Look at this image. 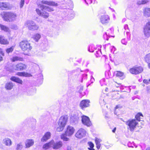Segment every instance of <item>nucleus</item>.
I'll return each instance as SVG.
<instances>
[{"label":"nucleus","instance_id":"3","mask_svg":"<svg viewBox=\"0 0 150 150\" xmlns=\"http://www.w3.org/2000/svg\"><path fill=\"white\" fill-rule=\"evenodd\" d=\"M75 129L73 127L70 125L68 126L65 133L62 134L61 136V139L65 141H68L69 138L66 136H70L72 135Z\"/></svg>","mask_w":150,"mask_h":150},{"label":"nucleus","instance_id":"9","mask_svg":"<svg viewBox=\"0 0 150 150\" xmlns=\"http://www.w3.org/2000/svg\"><path fill=\"white\" fill-rule=\"evenodd\" d=\"M143 71L142 67H134L131 68L129 70L130 72L133 74H137L142 72Z\"/></svg>","mask_w":150,"mask_h":150},{"label":"nucleus","instance_id":"5","mask_svg":"<svg viewBox=\"0 0 150 150\" xmlns=\"http://www.w3.org/2000/svg\"><path fill=\"white\" fill-rule=\"evenodd\" d=\"M19 45L21 50L23 51H28L32 48L30 44L27 41L24 40L21 42L20 43Z\"/></svg>","mask_w":150,"mask_h":150},{"label":"nucleus","instance_id":"40","mask_svg":"<svg viewBox=\"0 0 150 150\" xmlns=\"http://www.w3.org/2000/svg\"><path fill=\"white\" fill-rule=\"evenodd\" d=\"M14 49V47L12 46L11 47L7 49L6 51L7 53L8 54L10 52H12L13 50Z\"/></svg>","mask_w":150,"mask_h":150},{"label":"nucleus","instance_id":"27","mask_svg":"<svg viewBox=\"0 0 150 150\" xmlns=\"http://www.w3.org/2000/svg\"><path fill=\"white\" fill-rule=\"evenodd\" d=\"M144 15L145 16L150 17V8H145L144 10Z\"/></svg>","mask_w":150,"mask_h":150},{"label":"nucleus","instance_id":"42","mask_svg":"<svg viewBox=\"0 0 150 150\" xmlns=\"http://www.w3.org/2000/svg\"><path fill=\"white\" fill-rule=\"evenodd\" d=\"M7 70L12 72L14 71V69L12 67H10L7 68Z\"/></svg>","mask_w":150,"mask_h":150},{"label":"nucleus","instance_id":"63","mask_svg":"<svg viewBox=\"0 0 150 150\" xmlns=\"http://www.w3.org/2000/svg\"><path fill=\"white\" fill-rule=\"evenodd\" d=\"M67 150H71V147L69 146L67 147Z\"/></svg>","mask_w":150,"mask_h":150},{"label":"nucleus","instance_id":"2","mask_svg":"<svg viewBox=\"0 0 150 150\" xmlns=\"http://www.w3.org/2000/svg\"><path fill=\"white\" fill-rule=\"evenodd\" d=\"M1 15L4 21L10 22L15 21L17 16L16 13L12 12H4Z\"/></svg>","mask_w":150,"mask_h":150},{"label":"nucleus","instance_id":"38","mask_svg":"<svg viewBox=\"0 0 150 150\" xmlns=\"http://www.w3.org/2000/svg\"><path fill=\"white\" fill-rule=\"evenodd\" d=\"M35 93V91L34 89L31 90L27 92V94L28 95H32Z\"/></svg>","mask_w":150,"mask_h":150},{"label":"nucleus","instance_id":"62","mask_svg":"<svg viewBox=\"0 0 150 150\" xmlns=\"http://www.w3.org/2000/svg\"><path fill=\"white\" fill-rule=\"evenodd\" d=\"M126 21V19L125 18H123L122 21V23H124Z\"/></svg>","mask_w":150,"mask_h":150},{"label":"nucleus","instance_id":"52","mask_svg":"<svg viewBox=\"0 0 150 150\" xmlns=\"http://www.w3.org/2000/svg\"><path fill=\"white\" fill-rule=\"evenodd\" d=\"M0 54H1L3 56H4V53L3 52L2 50L0 48Z\"/></svg>","mask_w":150,"mask_h":150},{"label":"nucleus","instance_id":"57","mask_svg":"<svg viewBox=\"0 0 150 150\" xmlns=\"http://www.w3.org/2000/svg\"><path fill=\"white\" fill-rule=\"evenodd\" d=\"M104 81H105L104 79H103L100 81V82L101 86H102L103 85V84H101V83L102 82H104Z\"/></svg>","mask_w":150,"mask_h":150},{"label":"nucleus","instance_id":"29","mask_svg":"<svg viewBox=\"0 0 150 150\" xmlns=\"http://www.w3.org/2000/svg\"><path fill=\"white\" fill-rule=\"evenodd\" d=\"M16 74L19 76L29 77L30 76V74L24 72H19Z\"/></svg>","mask_w":150,"mask_h":150},{"label":"nucleus","instance_id":"49","mask_svg":"<svg viewBox=\"0 0 150 150\" xmlns=\"http://www.w3.org/2000/svg\"><path fill=\"white\" fill-rule=\"evenodd\" d=\"M121 42L122 44L126 45L127 44V42L125 40V39H123L121 40Z\"/></svg>","mask_w":150,"mask_h":150},{"label":"nucleus","instance_id":"59","mask_svg":"<svg viewBox=\"0 0 150 150\" xmlns=\"http://www.w3.org/2000/svg\"><path fill=\"white\" fill-rule=\"evenodd\" d=\"M2 56H3L1 54H0V62H1V61H2L3 60Z\"/></svg>","mask_w":150,"mask_h":150},{"label":"nucleus","instance_id":"31","mask_svg":"<svg viewBox=\"0 0 150 150\" xmlns=\"http://www.w3.org/2000/svg\"><path fill=\"white\" fill-rule=\"evenodd\" d=\"M11 59L12 62H14L17 61H22L23 60V58L15 56L13 57Z\"/></svg>","mask_w":150,"mask_h":150},{"label":"nucleus","instance_id":"13","mask_svg":"<svg viewBox=\"0 0 150 150\" xmlns=\"http://www.w3.org/2000/svg\"><path fill=\"white\" fill-rule=\"evenodd\" d=\"M90 101L88 100H83L80 102V107L83 110L84 108L88 107L89 105Z\"/></svg>","mask_w":150,"mask_h":150},{"label":"nucleus","instance_id":"14","mask_svg":"<svg viewBox=\"0 0 150 150\" xmlns=\"http://www.w3.org/2000/svg\"><path fill=\"white\" fill-rule=\"evenodd\" d=\"M113 31L114 29L113 28H111L109 30H108L107 32H106L105 34L103 35L104 38L106 39V40H108V37H110V36L114 37V36L111 35V34H112L113 33Z\"/></svg>","mask_w":150,"mask_h":150},{"label":"nucleus","instance_id":"12","mask_svg":"<svg viewBox=\"0 0 150 150\" xmlns=\"http://www.w3.org/2000/svg\"><path fill=\"white\" fill-rule=\"evenodd\" d=\"M86 132L85 130L82 128L80 129L75 134L76 137L81 138L86 135Z\"/></svg>","mask_w":150,"mask_h":150},{"label":"nucleus","instance_id":"10","mask_svg":"<svg viewBox=\"0 0 150 150\" xmlns=\"http://www.w3.org/2000/svg\"><path fill=\"white\" fill-rule=\"evenodd\" d=\"M51 142H52V147L55 149H58L61 147L63 145L62 142L59 141L55 142L53 140H52Z\"/></svg>","mask_w":150,"mask_h":150},{"label":"nucleus","instance_id":"20","mask_svg":"<svg viewBox=\"0 0 150 150\" xmlns=\"http://www.w3.org/2000/svg\"><path fill=\"white\" fill-rule=\"evenodd\" d=\"M9 4L6 2H0V8L2 10L8 9L9 8Z\"/></svg>","mask_w":150,"mask_h":150},{"label":"nucleus","instance_id":"19","mask_svg":"<svg viewBox=\"0 0 150 150\" xmlns=\"http://www.w3.org/2000/svg\"><path fill=\"white\" fill-rule=\"evenodd\" d=\"M34 141L32 139H27L25 142L26 148H29L32 146L34 144Z\"/></svg>","mask_w":150,"mask_h":150},{"label":"nucleus","instance_id":"8","mask_svg":"<svg viewBox=\"0 0 150 150\" xmlns=\"http://www.w3.org/2000/svg\"><path fill=\"white\" fill-rule=\"evenodd\" d=\"M81 121L82 123L87 127H89L91 125L89 118L87 116L83 115L81 116Z\"/></svg>","mask_w":150,"mask_h":150},{"label":"nucleus","instance_id":"11","mask_svg":"<svg viewBox=\"0 0 150 150\" xmlns=\"http://www.w3.org/2000/svg\"><path fill=\"white\" fill-rule=\"evenodd\" d=\"M143 32L146 37L148 38L150 36V24H146L144 27Z\"/></svg>","mask_w":150,"mask_h":150},{"label":"nucleus","instance_id":"15","mask_svg":"<svg viewBox=\"0 0 150 150\" xmlns=\"http://www.w3.org/2000/svg\"><path fill=\"white\" fill-rule=\"evenodd\" d=\"M26 66L24 64L19 63L15 66L14 69L16 70H22L26 69Z\"/></svg>","mask_w":150,"mask_h":150},{"label":"nucleus","instance_id":"28","mask_svg":"<svg viewBox=\"0 0 150 150\" xmlns=\"http://www.w3.org/2000/svg\"><path fill=\"white\" fill-rule=\"evenodd\" d=\"M79 119V117L76 115L71 116V121L75 124L78 122Z\"/></svg>","mask_w":150,"mask_h":150},{"label":"nucleus","instance_id":"50","mask_svg":"<svg viewBox=\"0 0 150 150\" xmlns=\"http://www.w3.org/2000/svg\"><path fill=\"white\" fill-rule=\"evenodd\" d=\"M87 75L86 74H84L82 76V80H85L87 79Z\"/></svg>","mask_w":150,"mask_h":150},{"label":"nucleus","instance_id":"25","mask_svg":"<svg viewBox=\"0 0 150 150\" xmlns=\"http://www.w3.org/2000/svg\"><path fill=\"white\" fill-rule=\"evenodd\" d=\"M114 75L116 76L121 77L122 79H123L124 78L123 73L121 71H115L114 73Z\"/></svg>","mask_w":150,"mask_h":150},{"label":"nucleus","instance_id":"45","mask_svg":"<svg viewBox=\"0 0 150 150\" xmlns=\"http://www.w3.org/2000/svg\"><path fill=\"white\" fill-rule=\"evenodd\" d=\"M87 5L88 4H91L93 3V0H84Z\"/></svg>","mask_w":150,"mask_h":150},{"label":"nucleus","instance_id":"56","mask_svg":"<svg viewBox=\"0 0 150 150\" xmlns=\"http://www.w3.org/2000/svg\"><path fill=\"white\" fill-rule=\"evenodd\" d=\"M108 74L109 75V78H112V75H111V74H110V71H108Z\"/></svg>","mask_w":150,"mask_h":150},{"label":"nucleus","instance_id":"30","mask_svg":"<svg viewBox=\"0 0 150 150\" xmlns=\"http://www.w3.org/2000/svg\"><path fill=\"white\" fill-rule=\"evenodd\" d=\"M41 35L39 33H36L33 36L32 38L36 42H38L41 38Z\"/></svg>","mask_w":150,"mask_h":150},{"label":"nucleus","instance_id":"48","mask_svg":"<svg viewBox=\"0 0 150 150\" xmlns=\"http://www.w3.org/2000/svg\"><path fill=\"white\" fill-rule=\"evenodd\" d=\"M88 51L90 52H93L94 51L93 49H92L91 46H89L88 49Z\"/></svg>","mask_w":150,"mask_h":150},{"label":"nucleus","instance_id":"60","mask_svg":"<svg viewBox=\"0 0 150 150\" xmlns=\"http://www.w3.org/2000/svg\"><path fill=\"white\" fill-rule=\"evenodd\" d=\"M49 48V47L48 46V44H47V46L46 47V49H44V50L45 51H46V50H47L48 48Z\"/></svg>","mask_w":150,"mask_h":150},{"label":"nucleus","instance_id":"44","mask_svg":"<svg viewBox=\"0 0 150 150\" xmlns=\"http://www.w3.org/2000/svg\"><path fill=\"white\" fill-rule=\"evenodd\" d=\"M11 29H13L14 30H16L18 29V27L15 25H12L11 26Z\"/></svg>","mask_w":150,"mask_h":150},{"label":"nucleus","instance_id":"26","mask_svg":"<svg viewBox=\"0 0 150 150\" xmlns=\"http://www.w3.org/2000/svg\"><path fill=\"white\" fill-rule=\"evenodd\" d=\"M95 141L96 145V147L98 149H100L101 146L100 142H101L102 140L100 139L96 138Z\"/></svg>","mask_w":150,"mask_h":150},{"label":"nucleus","instance_id":"46","mask_svg":"<svg viewBox=\"0 0 150 150\" xmlns=\"http://www.w3.org/2000/svg\"><path fill=\"white\" fill-rule=\"evenodd\" d=\"M121 108V106L119 105H118L116 106L115 107V110L114 112V113L115 115L117 114V113L116 112V110L118 108Z\"/></svg>","mask_w":150,"mask_h":150},{"label":"nucleus","instance_id":"22","mask_svg":"<svg viewBox=\"0 0 150 150\" xmlns=\"http://www.w3.org/2000/svg\"><path fill=\"white\" fill-rule=\"evenodd\" d=\"M8 41L7 39L5 38L4 36L2 35H0V43L1 44L7 45L8 44Z\"/></svg>","mask_w":150,"mask_h":150},{"label":"nucleus","instance_id":"16","mask_svg":"<svg viewBox=\"0 0 150 150\" xmlns=\"http://www.w3.org/2000/svg\"><path fill=\"white\" fill-rule=\"evenodd\" d=\"M42 3L48 5L49 6H57L58 5L57 3H56L55 2L52 1H47L42 0Z\"/></svg>","mask_w":150,"mask_h":150},{"label":"nucleus","instance_id":"24","mask_svg":"<svg viewBox=\"0 0 150 150\" xmlns=\"http://www.w3.org/2000/svg\"><path fill=\"white\" fill-rule=\"evenodd\" d=\"M3 143L6 145L7 146H10L12 144V142L11 139L8 138H6L4 139L3 141Z\"/></svg>","mask_w":150,"mask_h":150},{"label":"nucleus","instance_id":"1","mask_svg":"<svg viewBox=\"0 0 150 150\" xmlns=\"http://www.w3.org/2000/svg\"><path fill=\"white\" fill-rule=\"evenodd\" d=\"M41 9L38 8L36 9V11L38 15L43 17L44 18H47L49 16V14L47 12L45 11V10L51 12L54 11L53 8L51 7L45 6L43 5H40Z\"/></svg>","mask_w":150,"mask_h":150},{"label":"nucleus","instance_id":"18","mask_svg":"<svg viewBox=\"0 0 150 150\" xmlns=\"http://www.w3.org/2000/svg\"><path fill=\"white\" fill-rule=\"evenodd\" d=\"M100 20L101 23L103 24H105L108 22L109 18L108 15H103L101 16Z\"/></svg>","mask_w":150,"mask_h":150},{"label":"nucleus","instance_id":"55","mask_svg":"<svg viewBox=\"0 0 150 150\" xmlns=\"http://www.w3.org/2000/svg\"><path fill=\"white\" fill-rule=\"evenodd\" d=\"M3 146L1 144H0V150H3Z\"/></svg>","mask_w":150,"mask_h":150},{"label":"nucleus","instance_id":"64","mask_svg":"<svg viewBox=\"0 0 150 150\" xmlns=\"http://www.w3.org/2000/svg\"><path fill=\"white\" fill-rule=\"evenodd\" d=\"M148 67L149 69H150V63H148Z\"/></svg>","mask_w":150,"mask_h":150},{"label":"nucleus","instance_id":"36","mask_svg":"<svg viewBox=\"0 0 150 150\" xmlns=\"http://www.w3.org/2000/svg\"><path fill=\"white\" fill-rule=\"evenodd\" d=\"M140 117H143V115L141 113H138L135 116V118L136 120L138 121H140V119L141 118Z\"/></svg>","mask_w":150,"mask_h":150},{"label":"nucleus","instance_id":"32","mask_svg":"<svg viewBox=\"0 0 150 150\" xmlns=\"http://www.w3.org/2000/svg\"><path fill=\"white\" fill-rule=\"evenodd\" d=\"M52 142L51 141L50 142L44 144L43 146V148L45 149H48L50 147H52Z\"/></svg>","mask_w":150,"mask_h":150},{"label":"nucleus","instance_id":"47","mask_svg":"<svg viewBox=\"0 0 150 150\" xmlns=\"http://www.w3.org/2000/svg\"><path fill=\"white\" fill-rule=\"evenodd\" d=\"M88 143L91 149L93 148L94 146V144L91 142H89Z\"/></svg>","mask_w":150,"mask_h":150},{"label":"nucleus","instance_id":"53","mask_svg":"<svg viewBox=\"0 0 150 150\" xmlns=\"http://www.w3.org/2000/svg\"><path fill=\"white\" fill-rule=\"evenodd\" d=\"M143 82L146 84H148L149 83V81L146 79H144L143 81Z\"/></svg>","mask_w":150,"mask_h":150},{"label":"nucleus","instance_id":"23","mask_svg":"<svg viewBox=\"0 0 150 150\" xmlns=\"http://www.w3.org/2000/svg\"><path fill=\"white\" fill-rule=\"evenodd\" d=\"M10 79L12 81H13L15 82L19 83L21 84H22L23 83V81L22 80H21L19 78L14 76H13L11 77L10 78Z\"/></svg>","mask_w":150,"mask_h":150},{"label":"nucleus","instance_id":"61","mask_svg":"<svg viewBox=\"0 0 150 150\" xmlns=\"http://www.w3.org/2000/svg\"><path fill=\"white\" fill-rule=\"evenodd\" d=\"M116 130V127H115L112 130V132L113 133H115Z\"/></svg>","mask_w":150,"mask_h":150},{"label":"nucleus","instance_id":"33","mask_svg":"<svg viewBox=\"0 0 150 150\" xmlns=\"http://www.w3.org/2000/svg\"><path fill=\"white\" fill-rule=\"evenodd\" d=\"M13 86V85L12 83L9 82L6 83L5 87L7 89L11 90Z\"/></svg>","mask_w":150,"mask_h":150},{"label":"nucleus","instance_id":"4","mask_svg":"<svg viewBox=\"0 0 150 150\" xmlns=\"http://www.w3.org/2000/svg\"><path fill=\"white\" fill-rule=\"evenodd\" d=\"M67 115H63L60 117L57 122L58 127L57 129V131L60 132L63 130L67 123Z\"/></svg>","mask_w":150,"mask_h":150},{"label":"nucleus","instance_id":"43","mask_svg":"<svg viewBox=\"0 0 150 150\" xmlns=\"http://www.w3.org/2000/svg\"><path fill=\"white\" fill-rule=\"evenodd\" d=\"M25 3V0H21V1L20 3V8H22Z\"/></svg>","mask_w":150,"mask_h":150},{"label":"nucleus","instance_id":"7","mask_svg":"<svg viewBox=\"0 0 150 150\" xmlns=\"http://www.w3.org/2000/svg\"><path fill=\"white\" fill-rule=\"evenodd\" d=\"M26 26L28 29L31 30H37L39 26L32 21H27L25 23Z\"/></svg>","mask_w":150,"mask_h":150},{"label":"nucleus","instance_id":"6","mask_svg":"<svg viewBox=\"0 0 150 150\" xmlns=\"http://www.w3.org/2000/svg\"><path fill=\"white\" fill-rule=\"evenodd\" d=\"M125 123L129 127L128 129H129L131 131H133L136 128L138 122L136 120L132 119L126 122Z\"/></svg>","mask_w":150,"mask_h":150},{"label":"nucleus","instance_id":"34","mask_svg":"<svg viewBox=\"0 0 150 150\" xmlns=\"http://www.w3.org/2000/svg\"><path fill=\"white\" fill-rule=\"evenodd\" d=\"M77 90L81 94L82 96L84 95L85 93L83 92L82 93V91L83 89V86H80L77 88Z\"/></svg>","mask_w":150,"mask_h":150},{"label":"nucleus","instance_id":"35","mask_svg":"<svg viewBox=\"0 0 150 150\" xmlns=\"http://www.w3.org/2000/svg\"><path fill=\"white\" fill-rule=\"evenodd\" d=\"M144 60L147 63L150 62V53L147 54L144 57Z\"/></svg>","mask_w":150,"mask_h":150},{"label":"nucleus","instance_id":"39","mask_svg":"<svg viewBox=\"0 0 150 150\" xmlns=\"http://www.w3.org/2000/svg\"><path fill=\"white\" fill-rule=\"evenodd\" d=\"M124 28L125 30H127L126 32V33L127 35H129V37L130 34L129 33V30L128 29L129 28L128 25L127 24L125 25L124 26Z\"/></svg>","mask_w":150,"mask_h":150},{"label":"nucleus","instance_id":"17","mask_svg":"<svg viewBox=\"0 0 150 150\" xmlns=\"http://www.w3.org/2000/svg\"><path fill=\"white\" fill-rule=\"evenodd\" d=\"M51 135V134L50 132H47L41 138V141L42 142L46 141L47 140L50 139Z\"/></svg>","mask_w":150,"mask_h":150},{"label":"nucleus","instance_id":"37","mask_svg":"<svg viewBox=\"0 0 150 150\" xmlns=\"http://www.w3.org/2000/svg\"><path fill=\"white\" fill-rule=\"evenodd\" d=\"M23 147V146L21 143H20L16 145V150H21Z\"/></svg>","mask_w":150,"mask_h":150},{"label":"nucleus","instance_id":"51","mask_svg":"<svg viewBox=\"0 0 150 150\" xmlns=\"http://www.w3.org/2000/svg\"><path fill=\"white\" fill-rule=\"evenodd\" d=\"M115 83H117V85L115 84V86H116V87H120V88H121L122 87V86L121 83H118L116 82H115Z\"/></svg>","mask_w":150,"mask_h":150},{"label":"nucleus","instance_id":"54","mask_svg":"<svg viewBox=\"0 0 150 150\" xmlns=\"http://www.w3.org/2000/svg\"><path fill=\"white\" fill-rule=\"evenodd\" d=\"M38 75L40 77V80H42V79H43L42 75L41 74H39Z\"/></svg>","mask_w":150,"mask_h":150},{"label":"nucleus","instance_id":"41","mask_svg":"<svg viewBox=\"0 0 150 150\" xmlns=\"http://www.w3.org/2000/svg\"><path fill=\"white\" fill-rule=\"evenodd\" d=\"M148 1L147 0H142L141 1H139L137 2V4H145L147 3Z\"/></svg>","mask_w":150,"mask_h":150},{"label":"nucleus","instance_id":"21","mask_svg":"<svg viewBox=\"0 0 150 150\" xmlns=\"http://www.w3.org/2000/svg\"><path fill=\"white\" fill-rule=\"evenodd\" d=\"M0 30L5 32H8L10 34L11 30L10 28L7 26L0 24Z\"/></svg>","mask_w":150,"mask_h":150},{"label":"nucleus","instance_id":"58","mask_svg":"<svg viewBox=\"0 0 150 150\" xmlns=\"http://www.w3.org/2000/svg\"><path fill=\"white\" fill-rule=\"evenodd\" d=\"M94 81V78L92 77V76H91V83H92Z\"/></svg>","mask_w":150,"mask_h":150}]
</instances>
